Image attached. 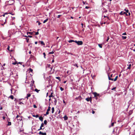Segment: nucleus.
<instances>
[{
	"label": "nucleus",
	"instance_id": "55",
	"mask_svg": "<svg viewBox=\"0 0 135 135\" xmlns=\"http://www.w3.org/2000/svg\"><path fill=\"white\" fill-rule=\"evenodd\" d=\"M95 113V112L93 110L92 111V113L93 114H94Z\"/></svg>",
	"mask_w": 135,
	"mask_h": 135
},
{
	"label": "nucleus",
	"instance_id": "7",
	"mask_svg": "<svg viewBox=\"0 0 135 135\" xmlns=\"http://www.w3.org/2000/svg\"><path fill=\"white\" fill-rule=\"evenodd\" d=\"M30 96L31 94H27V96L26 97V98L27 99H28V97H30Z\"/></svg>",
	"mask_w": 135,
	"mask_h": 135
},
{
	"label": "nucleus",
	"instance_id": "2",
	"mask_svg": "<svg viewBox=\"0 0 135 135\" xmlns=\"http://www.w3.org/2000/svg\"><path fill=\"white\" fill-rule=\"evenodd\" d=\"M126 11V15L127 16L129 15V16L130 15V13L129 12V10L128 9H124V10Z\"/></svg>",
	"mask_w": 135,
	"mask_h": 135
},
{
	"label": "nucleus",
	"instance_id": "36",
	"mask_svg": "<svg viewBox=\"0 0 135 135\" xmlns=\"http://www.w3.org/2000/svg\"><path fill=\"white\" fill-rule=\"evenodd\" d=\"M26 39L27 40V42H28L29 39L28 38L27 39V38H26Z\"/></svg>",
	"mask_w": 135,
	"mask_h": 135
},
{
	"label": "nucleus",
	"instance_id": "18",
	"mask_svg": "<svg viewBox=\"0 0 135 135\" xmlns=\"http://www.w3.org/2000/svg\"><path fill=\"white\" fill-rule=\"evenodd\" d=\"M75 41H74V40H69V41L70 43L72 42H75Z\"/></svg>",
	"mask_w": 135,
	"mask_h": 135
},
{
	"label": "nucleus",
	"instance_id": "16",
	"mask_svg": "<svg viewBox=\"0 0 135 135\" xmlns=\"http://www.w3.org/2000/svg\"><path fill=\"white\" fill-rule=\"evenodd\" d=\"M118 77V76H116L115 78L114 79V81H116L117 80V78Z\"/></svg>",
	"mask_w": 135,
	"mask_h": 135
},
{
	"label": "nucleus",
	"instance_id": "52",
	"mask_svg": "<svg viewBox=\"0 0 135 135\" xmlns=\"http://www.w3.org/2000/svg\"><path fill=\"white\" fill-rule=\"evenodd\" d=\"M74 66H75L76 67H77V68L78 67V66L76 64L75 65H74Z\"/></svg>",
	"mask_w": 135,
	"mask_h": 135
},
{
	"label": "nucleus",
	"instance_id": "13",
	"mask_svg": "<svg viewBox=\"0 0 135 135\" xmlns=\"http://www.w3.org/2000/svg\"><path fill=\"white\" fill-rule=\"evenodd\" d=\"M49 111H47V112L46 113V114H44L45 116H46L48 114H49Z\"/></svg>",
	"mask_w": 135,
	"mask_h": 135
},
{
	"label": "nucleus",
	"instance_id": "49",
	"mask_svg": "<svg viewBox=\"0 0 135 135\" xmlns=\"http://www.w3.org/2000/svg\"><path fill=\"white\" fill-rule=\"evenodd\" d=\"M78 98H79L80 100L81 99V97H79Z\"/></svg>",
	"mask_w": 135,
	"mask_h": 135
},
{
	"label": "nucleus",
	"instance_id": "62",
	"mask_svg": "<svg viewBox=\"0 0 135 135\" xmlns=\"http://www.w3.org/2000/svg\"><path fill=\"white\" fill-rule=\"evenodd\" d=\"M5 14H4V15H3L2 16H3V17H4L5 16Z\"/></svg>",
	"mask_w": 135,
	"mask_h": 135
},
{
	"label": "nucleus",
	"instance_id": "15",
	"mask_svg": "<svg viewBox=\"0 0 135 135\" xmlns=\"http://www.w3.org/2000/svg\"><path fill=\"white\" fill-rule=\"evenodd\" d=\"M48 20V19L47 18L43 22V23H45Z\"/></svg>",
	"mask_w": 135,
	"mask_h": 135
},
{
	"label": "nucleus",
	"instance_id": "59",
	"mask_svg": "<svg viewBox=\"0 0 135 135\" xmlns=\"http://www.w3.org/2000/svg\"><path fill=\"white\" fill-rule=\"evenodd\" d=\"M31 51H30L29 52V53L30 54H31Z\"/></svg>",
	"mask_w": 135,
	"mask_h": 135
},
{
	"label": "nucleus",
	"instance_id": "23",
	"mask_svg": "<svg viewBox=\"0 0 135 135\" xmlns=\"http://www.w3.org/2000/svg\"><path fill=\"white\" fill-rule=\"evenodd\" d=\"M50 108H51V107L50 106H49V107H48V108L47 110V111H49L50 110Z\"/></svg>",
	"mask_w": 135,
	"mask_h": 135
},
{
	"label": "nucleus",
	"instance_id": "61",
	"mask_svg": "<svg viewBox=\"0 0 135 135\" xmlns=\"http://www.w3.org/2000/svg\"><path fill=\"white\" fill-rule=\"evenodd\" d=\"M66 81H64V83H66Z\"/></svg>",
	"mask_w": 135,
	"mask_h": 135
},
{
	"label": "nucleus",
	"instance_id": "40",
	"mask_svg": "<svg viewBox=\"0 0 135 135\" xmlns=\"http://www.w3.org/2000/svg\"><path fill=\"white\" fill-rule=\"evenodd\" d=\"M33 107L34 108H37V107H36V105L35 104L33 105Z\"/></svg>",
	"mask_w": 135,
	"mask_h": 135
},
{
	"label": "nucleus",
	"instance_id": "63",
	"mask_svg": "<svg viewBox=\"0 0 135 135\" xmlns=\"http://www.w3.org/2000/svg\"><path fill=\"white\" fill-rule=\"evenodd\" d=\"M54 62V60H53L52 61V62Z\"/></svg>",
	"mask_w": 135,
	"mask_h": 135
},
{
	"label": "nucleus",
	"instance_id": "50",
	"mask_svg": "<svg viewBox=\"0 0 135 135\" xmlns=\"http://www.w3.org/2000/svg\"><path fill=\"white\" fill-rule=\"evenodd\" d=\"M85 8L86 9H88L89 8V7H88V6H86L85 7Z\"/></svg>",
	"mask_w": 135,
	"mask_h": 135
},
{
	"label": "nucleus",
	"instance_id": "31",
	"mask_svg": "<svg viewBox=\"0 0 135 135\" xmlns=\"http://www.w3.org/2000/svg\"><path fill=\"white\" fill-rule=\"evenodd\" d=\"M43 54L44 55V57L45 58V56H46L45 53V52H44L43 53Z\"/></svg>",
	"mask_w": 135,
	"mask_h": 135
},
{
	"label": "nucleus",
	"instance_id": "4",
	"mask_svg": "<svg viewBox=\"0 0 135 135\" xmlns=\"http://www.w3.org/2000/svg\"><path fill=\"white\" fill-rule=\"evenodd\" d=\"M93 94H94V97H95L97 96H98L99 95V94H97V93H96V92L93 93Z\"/></svg>",
	"mask_w": 135,
	"mask_h": 135
},
{
	"label": "nucleus",
	"instance_id": "44",
	"mask_svg": "<svg viewBox=\"0 0 135 135\" xmlns=\"http://www.w3.org/2000/svg\"><path fill=\"white\" fill-rule=\"evenodd\" d=\"M19 104H23V103L22 102H20Z\"/></svg>",
	"mask_w": 135,
	"mask_h": 135
},
{
	"label": "nucleus",
	"instance_id": "47",
	"mask_svg": "<svg viewBox=\"0 0 135 135\" xmlns=\"http://www.w3.org/2000/svg\"><path fill=\"white\" fill-rule=\"evenodd\" d=\"M110 80L113 81V80H114L113 79L110 78Z\"/></svg>",
	"mask_w": 135,
	"mask_h": 135
},
{
	"label": "nucleus",
	"instance_id": "60",
	"mask_svg": "<svg viewBox=\"0 0 135 135\" xmlns=\"http://www.w3.org/2000/svg\"><path fill=\"white\" fill-rule=\"evenodd\" d=\"M18 115H17V116H16V118H18Z\"/></svg>",
	"mask_w": 135,
	"mask_h": 135
},
{
	"label": "nucleus",
	"instance_id": "64",
	"mask_svg": "<svg viewBox=\"0 0 135 135\" xmlns=\"http://www.w3.org/2000/svg\"><path fill=\"white\" fill-rule=\"evenodd\" d=\"M121 76V74H120L119 75V77H120Z\"/></svg>",
	"mask_w": 135,
	"mask_h": 135
},
{
	"label": "nucleus",
	"instance_id": "26",
	"mask_svg": "<svg viewBox=\"0 0 135 135\" xmlns=\"http://www.w3.org/2000/svg\"><path fill=\"white\" fill-rule=\"evenodd\" d=\"M56 78L57 79H59V80H60V77H56Z\"/></svg>",
	"mask_w": 135,
	"mask_h": 135
},
{
	"label": "nucleus",
	"instance_id": "9",
	"mask_svg": "<svg viewBox=\"0 0 135 135\" xmlns=\"http://www.w3.org/2000/svg\"><path fill=\"white\" fill-rule=\"evenodd\" d=\"M39 119L40 120H41L42 122L43 118L42 117H39Z\"/></svg>",
	"mask_w": 135,
	"mask_h": 135
},
{
	"label": "nucleus",
	"instance_id": "19",
	"mask_svg": "<svg viewBox=\"0 0 135 135\" xmlns=\"http://www.w3.org/2000/svg\"><path fill=\"white\" fill-rule=\"evenodd\" d=\"M115 123H116L115 122H113L111 124V126L113 127L114 126V124Z\"/></svg>",
	"mask_w": 135,
	"mask_h": 135
},
{
	"label": "nucleus",
	"instance_id": "42",
	"mask_svg": "<svg viewBox=\"0 0 135 135\" xmlns=\"http://www.w3.org/2000/svg\"><path fill=\"white\" fill-rule=\"evenodd\" d=\"M38 32H36L35 34V35H38Z\"/></svg>",
	"mask_w": 135,
	"mask_h": 135
},
{
	"label": "nucleus",
	"instance_id": "34",
	"mask_svg": "<svg viewBox=\"0 0 135 135\" xmlns=\"http://www.w3.org/2000/svg\"><path fill=\"white\" fill-rule=\"evenodd\" d=\"M9 13V14H11V15H14L15 14V13Z\"/></svg>",
	"mask_w": 135,
	"mask_h": 135
},
{
	"label": "nucleus",
	"instance_id": "12",
	"mask_svg": "<svg viewBox=\"0 0 135 135\" xmlns=\"http://www.w3.org/2000/svg\"><path fill=\"white\" fill-rule=\"evenodd\" d=\"M53 92L51 93V95L49 96V97L50 98L51 97H54V96H53Z\"/></svg>",
	"mask_w": 135,
	"mask_h": 135
},
{
	"label": "nucleus",
	"instance_id": "33",
	"mask_svg": "<svg viewBox=\"0 0 135 135\" xmlns=\"http://www.w3.org/2000/svg\"><path fill=\"white\" fill-rule=\"evenodd\" d=\"M35 91H36L37 92H38V91H39V90H38L37 89H35Z\"/></svg>",
	"mask_w": 135,
	"mask_h": 135
},
{
	"label": "nucleus",
	"instance_id": "27",
	"mask_svg": "<svg viewBox=\"0 0 135 135\" xmlns=\"http://www.w3.org/2000/svg\"><path fill=\"white\" fill-rule=\"evenodd\" d=\"M44 124H43V123H42L41 124V127L42 128V127H44Z\"/></svg>",
	"mask_w": 135,
	"mask_h": 135
},
{
	"label": "nucleus",
	"instance_id": "48",
	"mask_svg": "<svg viewBox=\"0 0 135 135\" xmlns=\"http://www.w3.org/2000/svg\"><path fill=\"white\" fill-rule=\"evenodd\" d=\"M108 77L109 80H110V76L109 74H108Z\"/></svg>",
	"mask_w": 135,
	"mask_h": 135
},
{
	"label": "nucleus",
	"instance_id": "22",
	"mask_svg": "<svg viewBox=\"0 0 135 135\" xmlns=\"http://www.w3.org/2000/svg\"><path fill=\"white\" fill-rule=\"evenodd\" d=\"M44 124H45L46 125L47 124V120H45L44 122Z\"/></svg>",
	"mask_w": 135,
	"mask_h": 135
},
{
	"label": "nucleus",
	"instance_id": "25",
	"mask_svg": "<svg viewBox=\"0 0 135 135\" xmlns=\"http://www.w3.org/2000/svg\"><path fill=\"white\" fill-rule=\"evenodd\" d=\"M17 63V62L16 61H15L14 62L12 63V64L13 65H15Z\"/></svg>",
	"mask_w": 135,
	"mask_h": 135
},
{
	"label": "nucleus",
	"instance_id": "45",
	"mask_svg": "<svg viewBox=\"0 0 135 135\" xmlns=\"http://www.w3.org/2000/svg\"><path fill=\"white\" fill-rule=\"evenodd\" d=\"M9 48H10L9 46H8L7 48V49L9 51H10L9 50Z\"/></svg>",
	"mask_w": 135,
	"mask_h": 135
},
{
	"label": "nucleus",
	"instance_id": "41",
	"mask_svg": "<svg viewBox=\"0 0 135 135\" xmlns=\"http://www.w3.org/2000/svg\"><path fill=\"white\" fill-rule=\"evenodd\" d=\"M27 34L28 33H29V34H30V35H32V33L31 32H27Z\"/></svg>",
	"mask_w": 135,
	"mask_h": 135
},
{
	"label": "nucleus",
	"instance_id": "10",
	"mask_svg": "<svg viewBox=\"0 0 135 135\" xmlns=\"http://www.w3.org/2000/svg\"><path fill=\"white\" fill-rule=\"evenodd\" d=\"M52 111L51 112L53 114L54 113V107H52Z\"/></svg>",
	"mask_w": 135,
	"mask_h": 135
},
{
	"label": "nucleus",
	"instance_id": "3",
	"mask_svg": "<svg viewBox=\"0 0 135 135\" xmlns=\"http://www.w3.org/2000/svg\"><path fill=\"white\" fill-rule=\"evenodd\" d=\"M39 134L40 135H46V133H43L41 131L39 132Z\"/></svg>",
	"mask_w": 135,
	"mask_h": 135
},
{
	"label": "nucleus",
	"instance_id": "56",
	"mask_svg": "<svg viewBox=\"0 0 135 135\" xmlns=\"http://www.w3.org/2000/svg\"><path fill=\"white\" fill-rule=\"evenodd\" d=\"M112 75H113V74H111V75H110V78H112Z\"/></svg>",
	"mask_w": 135,
	"mask_h": 135
},
{
	"label": "nucleus",
	"instance_id": "14",
	"mask_svg": "<svg viewBox=\"0 0 135 135\" xmlns=\"http://www.w3.org/2000/svg\"><path fill=\"white\" fill-rule=\"evenodd\" d=\"M131 64H129V66L127 67V69H130L131 67Z\"/></svg>",
	"mask_w": 135,
	"mask_h": 135
},
{
	"label": "nucleus",
	"instance_id": "54",
	"mask_svg": "<svg viewBox=\"0 0 135 135\" xmlns=\"http://www.w3.org/2000/svg\"><path fill=\"white\" fill-rule=\"evenodd\" d=\"M109 37H108V38H107V41H108V40H109Z\"/></svg>",
	"mask_w": 135,
	"mask_h": 135
},
{
	"label": "nucleus",
	"instance_id": "8",
	"mask_svg": "<svg viewBox=\"0 0 135 135\" xmlns=\"http://www.w3.org/2000/svg\"><path fill=\"white\" fill-rule=\"evenodd\" d=\"M65 120H66L68 119V117L66 115H65L64 117Z\"/></svg>",
	"mask_w": 135,
	"mask_h": 135
},
{
	"label": "nucleus",
	"instance_id": "17",
	"mask_svg": "<svg viewBox=\"0 0 135 135\" xmlns=\"http://www.w3.org/2000/svg\"><path fill=\"white\" fill-rule=\"evenodd\" d=\"M102 44H99L98 45L99 46L100 48H102Z\"/></svg>",
	"mask_w": 135,
	"mask_h": 135
},
{
	"label": "nucleus",
	"instance_id": "21",
	"mask_svg": "<svg viewBox=\"0 0 135 135\" xmlns=\"http://www.w3.org/2000/svg\"><path fill=\"white\" fill-rule=\"evenodd\" d=\"M122 38L123 39H125L127 37L126 36H122Z\"/></svg>",
	"mask_w": 135,
	"mask_h": 135
},
{
	"label": "nucleus",
	"instance_id": "39",
	"mask_svg": "<svg viewBox=\"0 0 135 135\" xmlns=\"http://www.w3.org/2000/svg\"><path fill=\"white\" fill-rule=\"evenodd\" d=\"M115 89H116V87H114L112 89H111L112 90H113Z\"/></svg>",
	"mask_w": 135,
	"mask_h": 135
},
{
	"label": "nucleus",
	"instance_id": "20",
	"mask_svg": "<svg viewBox=\"0 0 135 135\" xmlns=\"http://www.w3.org/2000/svg\"><path fill=\"white\" fill-rule=\"evenodd\" d=\"M11 99H13V98H13V95H11L10 96V97H9Z\"/></svg>",
	"mask_w": 135,
	"mask_h": 135
},
{
	"label": "nucleus",
	"instance_id": "5",
	"mask_svg": "<svg viewBox=\"0 0 135 135\" xmlns=\"http://www.w3.org/2000/svg\"><path fill=\"white\" fill-rule=\"evenodd\" d=\"M29 72H31L32 73V74H31L30 75H32V71H33V70L31 69V68H30L29 69V70H28Z\"/></svg>",
	"mask_w": 135,
	"mask_h": 135
},
{
	"label": "nucleus",
	"instance_id": "32",
	"mask_svg": "<svg viewBox=\"0 0 135 135\" xmlns=\"http://www.w3.org/2000/svg\"><path fill=\"white\" fill-rule=\"evenodd\" d=\"M61 16V15H58V16H57V18H59Z\"/></svg>",
	"mask_w": 135,
	"mask_h": 135
},
{
	"label": "nucleus",
	"instance_id": "6",
	"mask_svg": "<svg viewBox=\"0 0 135 135\" xmlns=\"http://www.w3.org/2000/svg\"><path fill=\"white\" fill-rule=\"evenodd\" d=\"M126 13L125 12H123V11H122L120 13V15H124V14H125Z\"/></svg>",
	"mask_w": 135,
	"mask_h": 135
},
{
	"label": "nucleus",
	"instance_id": "37",
	"mask_svg": "<svg viewBox=\"0 0 135 135\" xmlns=\"http://www.w3.org/2000/svg\"><path fill=\"white\" fill-rule=\"evenodd\" d=\"M89 100H90V101L91 102V99H92V98L91 97H90L89 98Z\"/></svg>",
	"mask_w": 135,
	"mask_h": 135
},
{
	"label": "nucleus",
	"instance_id": "1",
	"mask_svg": "<svg viewBox=\"0 0 135 135\" xmlns=\"http://www.w3.org/2000/svg\"><path fill=\"white\" fill-rule=\"evenodd\" d=\"M75 42L78 45H81L83 44V42L81 41H75Z\"/></svg>",
	"mask_w": 135,
	"mask_h": 135
},
{
	"label": "nucleus",
	"instance_id": "11",
	"mask_svg": "<svg viewBox=\"0 0 135 135\" xmlns=\"http://www.w3.org/2000/svg\"><path fill=\"white\" fill-rule=\"evenodd\" d=\"M39 42H40V44L41 45H45V44L44 43V42L43 41H39Z\"/></svg>",
	"mask_w": 135,
	"mask_h": 135
},
{
	"label": "nucleus",
	"instance_id": "46",
	"mask_svg": "<svg viewBox=\"0 0 135 135\" xmlns=\"http://www.w3.org/2000/svg\"><path fill=\"white\" fill-rule=\"evenodd\" d=\"M122 35H126V32H125V33H122Z\"/></svg>",
	"mask_w": 135,
	"mask_h": 135
},
{
	"label": "nucleus",
	"instance_id": "35",
	"mask_svg": "<svg viewBox=\"0 0 135 135\" xmlns=\"http://www.w3.org/2000/svg\"><path fill=\"white\" fill-rule=\"evenodd\" d=\"M44 128H42L41 127H40V128L38 130V131H39L40 130H41V129H44Z\"/></svg>",
	"mask_w": 135,
	"mask_h": 135
},
{
	"label": "nucleus",
	"instance_id": "30",
	"mask_svg": "<svg viewBox=\"0 0 135 135\" xmlns=\"http://www.w3.org/2000/svg\"><path fill=\"white\" fill-rule=\"evenodd\" d=\"M8 126H10V125H11V122H8Z\"/></svg>",
	"mask_w": 135,
	"mask_h": 135
},
{
	"label": "nucleus",
	"instance_id": "28",
	"mask_svg": "<svg viewBox=\"0 0 135 135\" xmlns=\"http://www.w3.org/2000/svg\"><path fill=\"white\" fill-rule=\"evenodd\" d=\"M86 100L88 101V102L90 100L89 99V98H87L86 99Z\"/></svg>",
	"mask_w": 135,
	"mask_h": 135
},
{
	"label": "nucleus",
	"instance_id": "24",
	"mask_svg": "<svg viewBox=\"0 0 135 135\" xmlns=\"http://www.w3.org/2000/svg\"><path fill=\"white\" fill-rule=\"evenodd\" d=\"M54 52H53V51H52V52H49V54H54Z\"/></svg>",
	"mask_w": 135,
	"mask_h": 135
},
{
	"label": "nucleus",
	"instance_id": "53",
	"mask_svg": "<svg viewBox=\"0 0 135 135\" xmlns=\"http://www.w3.org/2000/svg\"><path fill=\"white\" fill-rule=\"evenodd\" d=\"M22 63V62H19L18 63H17V64H21V63Z\"/></svg>",
	"mask_w": 135,
	"mask_h": 135
},
{
	"label": "nucleus",
	"instance_id": "38",
	"mask_svg": "<svg viewBox=\"0 0 135 135\" xmlns=\"http://www.w3.org/2000/svg\"><path fill=\"white\" fill-rule=\"evenodd\" d=\"M37 22H38V25H40L41 24V23L38 21H37Z\"/></svg>",
	"mask_w": 135,
	"mask_h": 135
},
{
	"label": "nucleus",
	"instance_id": "58",
	"mask_svg": "<svg viewBox=\"0 0 135 135\" xmlns=\"http://www.w3.org/2000/svg\"><path fill=\"white\" fill-rule=\"evenodd\" d=\"M37 42H35V44H37Z\"/></svg>",
	"mask_w": 135,
	"mask_h": 135
},
{
	"label": "nucleus",
	"instance_id": "57",
	"mask_svg": "<svg viewBox=\"0 0 135 135\" xmlns=\"http://www.w3.org/2000/svg\"><path fill=\"white\" fill-rule=\"evenodd\" d=\"M3 118L4 119H5V118L4 117H3Z\"/></svg>",
	"mask_w": 135,
	"mask_h": 135
},
{
	"label": "nucleus",
	"instance_id": "51",
	"mask_svg": "<svg viewBox=\"0 0 135 135\" xmlns=\"http://www.w3.org/2000/svg\"><path fill=\"white\" fill-rule=\"evenodd\" d=\"M28 37L30 38H31L32 37V36H28Z\"/></svg>",
	"mask_w": 135,
	"mask_h": 135
},
{
	"label": "nucleus",
	"instance_id": "29",
	"mask_svg": "<svg viewBox=\"0 0 135 135\" xmlns=\"http://www.w3.org/2000/svg\"><path fill=\"white\" fill-rule=\"evenodd\" d=\"M60 89L61 90V91H62L64 89H63V88L62 87H60Z\"/></svg>",
	"mask_w": 135,
	"mask_h": 135
},
{
	"label": "nucleus",
	"instance_id": "43",
	"mask_svg": "<svg viewBox=\"0 0 135 135\" xmlns=\"http://www.w3.org/2000/svg\"><path fill=\"white\" fill-rule=\"evenodd\" d=\"M39 117V115H35V117L36 118H38Z\"/></svg>",
	"mask_w": 135,
	"mask_h": 135
}]
</instances>
